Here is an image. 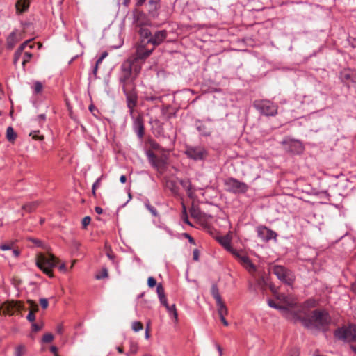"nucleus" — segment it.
Returning <instances> with one entry per match:
<instances>
[{
	"mask_svg": "<svg viewBox=\"0 0 356 356\" xmlns=\"http://www.w3.org/2000/svg\"><path fill=\"white\" fill-rule=\"evenodd\" d=\"M303 325L309 329L325 331L331 323V317L324 309H316L310 313H304L300 316Z\"/></svg>",
	"mask_w": 356,
	"mask_h": 356,
	"instance_id": "f257e3e1",
	"label": "nucleus"
},
{
	"mask_svg": "<svg viewBox=\"0 0 356 356\" xmlns=\"http://www.w3.org/2000/svg\"><path fill=\"white\" fill-rule=\"evenodd\" d=\"M218 241L225 250L229 251L238 260L250 273L253 274L257 271L255 265L252 263L249 257L243 252L238 251L231 246V237L229 235L220 236L218 238Z\"/></svg>",
	"mask_w": 356,
	"mask_h": 356,
	"instance_id": "f03ea898",
	"label": "nucleus"
},
{
	"mask_svg": "<svg viewBox=\"0 0 356 356\" xmlns=\"http://www.w3.org/2000/svg\"><path fill=\"white\" fill-rule=\"evenodd\" d=\"M58 259L53 254L40 253L36 259V265L49 277H53L52 268L58 264Z\"/></svg>",
	"mask_w": 356,
	"mask_h": 356,
	"instance_id": "7ed1b4c3",
	"label": "nucleus"
},
{
	"mask_svg": "<svg viewBox=\"0 0 356 356\" xmlns=\"http://www.w3.org/2000/svg\"><path fill=\"white\" fill-rule=\"evenodd\" d=\"M134 79L135 76H134L132 74L131 63L129 60H127L124 62L121 65L120 81L122 85V89L124 88V87L126 88L134 87Z\"/></svg>",
	"mask_w": 356,
	"mask_h": 356,
	"instance_id": "20e7f679",
	"label": "nucleus"
},
{
	"mask_svg": "<svg viewBox=\"0 0 356 356\" xmlns=\"http://www.w3.org/2000/svg\"><path fill=\"white\" fill-rule=\"evenodd\" d=\"M270 271L275 275L280 281L287 285H292L295 280L293 273L283 266L275 265L271 268Z\"/></svg>",
	"mask_w": 356,
	"mask_h": 356,
	"instance_id": "39448f33",
	"label": "nucleus"
},
{
	"mask_svg": "<svg viewBox=\"0 0 356 356\" xmlns=\"http://www.w3.org/2000/svg\"><path fill=\"white\" fill-rule=\"evenodd\" d=\"M253 105L257 111L266 116H274L277 113V106L268 100H256Z\"/></svg>",
	"mask_w": 356,
	"mask_h": 356,
	"instance_id": "423d86ee",
	"label": "nucleus"
},
{
	"mask_svg": "<svg viewBox=\"0 0 356 356\" xmlns=\"http://www.w3.org/2000/svg\"><path fill=\"white\" fill-rule=\"evenodd\" d=\"M334 337L347 342L356 343V325H350L348 328H339L334 332Z\"/></svg>",
	"mask_w": 356,
	"mask_h": 356,
	"instance_id": "0eeeda50",
	"label": "nucleus"
},
{
	"mask_svg": "<svg viewBox=\"0 0 356 356\" xmlns=\"http://www.w3.org/2000/svg\"><path fill=\"white\" fill-rule=\"evenodd\" d=\"M185 154L194 161L204 160L207 156V150L202 146H187Z\"/></svg>",
	"mask_w": 356,
	"mask_h": 356,
	"instance_id": "6e6552de",
	"label": "nucleus"
},
{
	"mask_svg": "<svg viewBox=\"0 0 356 356\" xmlns=\"http://www.w3.org/2000/svg\"><path fill=\"white\" fill-rule=\"evenodd\" d=\"M225 184L227 187V190L234 193H244L248 189V186L246 184L234 178L227 179Z\"/></svg>",
	"mask_w": 356,
	"mask_h": 356,
	"instance_id": "1a4fd4ad",
	"label": "nucleus"
},
{
	"mask_svg": "<svg viewBox=\"0 0 356 356\" xmlns=\"http://www.w3.org/2000/svg\"><path fill=\"white\" fill-rule=\"evenodd\" d=\"M24 309V306L20 301L7 300L3 302L0 307V314L13 315L14 310H21Z\"/></svg>",
	"mask_w": 356,
	"mask_h": 356,
	"instance_id": "9d476101",
	"label": "nucleus"
},
{
	"mask_svg": "<svg viewBox=\"0 0 356 356\" xmlns=\"http://www.w3.org/2000/svg\"><path fill=\"white\" fill-rule=\"evenodd\" d=\"M154 47L150 45L149 40H140L136 47V58L145 59L153 51Z\"/></svg>",
	"mask_w": 356,
	"mask_h": 356,
	"instance_id": "9b49d317",
	"label": "nucleus"
},
{
	"mask_svg": "<svg viewBox=\"0 0 356 356\" xmlns=\"http://www.w3.org/2000/svg\"><path fill=\"white\" fill-rule=\"evenodd\" d=\"M126 95L127 105L129 109V114L134 118V108L137 104V95L133 88H125L122 89Z\"/></svg>",
	"mask_w": 356,
	"mask_h": 356,
	"instance_id": "f8f14e48",
	"label": "nucleus"
},
{
	"mask_svg": "<svg viewBox=\"0 0 356 356\" xmlns=\"http://www.w3.org/2000/svg\"><path fill=\"white\" fill-rule=\"evenodd\" d=\"M147 156L149 163L156 170H161L165 168L166 164L165 157H159L153 152L150 150L147 152Z\"/></svg>",
	"mask_w": 356,
	"mask_h": 356,
	"instance_id": "ddd939ff",
	"label": "nucleus"
},
{
	"mask_svg": "<svg viewBox=\"0 0 356 356\" xmlns=\"http://www.w3.org/2000/svg\"><path fill=\"white\" fill-rule=\"evenodd\" d=\"M24 32L18 29H14L6 39V46L9 49H12L15 44L23 39Z\"/></svg>",
	"mask_w": 356,
	"mask_h": 356,
	"instance_id": "4468645a",
	"label": "nucleus"
},
{
	"mask_svg": "<svg viewBox=\"0 0 356 356\" xmlns=\"http://www.w3.org/2000/svg\"><path fill=\"white\" fill-rule=\"evenodd\" d=\"M258 237L263 241H268L269 240L275 238L276 234L275 232L268 229L265 226H259L257 228Z\"/></svg>",
	"mask_w": 356,
	"mask_h": 356,
	"instance_id": "2eb2a0df",
	"label": "nucleus"
},
{
	"mask_svg": "<svg viewBox=\"0 0 356 356\" xmlns=\"http://www.w3.org/2000/svg\"><path fill=\"white\" fill-rule=\"evenodd\" d=\"M167 38V31L165 30H161L156 31L154 35H152L149 42H150V45L154 47V49L156 46L161 44Z\"/></svg>",
	"mask_w": 356,
	"mask_h": 356,
	"instance_id": "dca6fc26",
	"label": "nucleus"
},
{
	"mask_svg": "<svg viewBox=\"0 0 356 356\" xmlns=\"http://www.w3.org/2000/svg\"><path fill=\"white\" fill-rule=\"evenodd\" d=\"M283 144L288 145V150L292 153L299 154L302 152V145L298 140L286 139L283 141Z\"/></svg>",
	"mask_w": 356,
	"mask_h": 356,
	"instance_id": "f3484780",
	"label": "nucleus"
},
{
	"mask_svg": "<svg viewBox=\"0 0 356 356\" xmlns=\"http://www.w3.org/2000/svg\"><path fill=\"white\" fill-rule=\"evenodd\" d=\"M340 79L343 83H356V71L353 70H344L340 73Z\"/></svg>",
	"mask_w": 356,
	"mask_h": 356,
	"instance_id": "a211bd4d",
	"label": "nucleus"
},
{
	"mask_svg": "<svg viewBox=\"0 0 356 356\" xmlns=\"http://www.w3.org/2000/svg\"><path fill=\"white\" fill-rule=\"evenodd\" d=\"M134 127L138 138H142L144 135V124L140 117H137L134 119Z\"/></svg>",
	"mask_w": 356,
	"mask_h": 356,
	"instance_id": "6ab92c4d",
	"label": "nucleus"
},
{
	"mask_svg": "<svg viewBox=\"0 0 356 356\" xmlns=\"http://www.w3.org/2000/svg\"><path fill=\"white\" fill-rule=\"evenodd\" d=\"M148 20L145 14L142 12L137 13L134 16V24L136 27L140 28L147 24Z\"/></svg>",
	"mask_w": 356,
	"mask_h": 356,
	"instance_id": "aec40b11",
	"label": "nucleus"
},
{
	"mask_svg": "<svg viewBox=\"0 0 356 356\" xmlns=\"http://www.w3.org/2000/svg\"><path fill=\"white\" fill-rule=\"evenodd\" d=\"M159 1L160 0H148V12L153 17H156L158 15L157 10L160 6Z\"/></svg>",
	"mask_w": 356,
	"mask_h": 356,
	"instance_id": "412c9836",
	"label": "nucleus"
},
{
	"mask_svg": "<svg viewBox=\"0 0 356 356\" xmlns=\"http://www.w3.org/2000/svg\"><path fill=\"white\" fill-rule=\"evenodd\" d=\"M32 41V40H26V42H23L18 48L16 50V51L15 52V54H14V58H13V64L15 65H17L18 60H19L24 49L29 44V43H31Z\"/></svg>",
	"mask_w": 356,
	"mask_h": 356,
	"instance_id": "4be33fe9",
	"label": "nucleus"
},
{
	"mask_svg": "<svg viewBox=\"0 0 356 356\" xmlns=\"http://www.w3.org/2000/svg\"><path fill=\"white\" fill-rule=\"evenodd\" d=\"M140 36V40H149L152 36L149 29L146 26H141L137 30Z\"/></svg>",
	"mask_w": 356,
	"mask_h": 356,
	"instance_id": "5701e85b",
	"label": "nucleus"
},
{
	"mask_svg": "<svg viewBox=\"0 0 356 356\" xmlns=\"http://www.w3.org/2000/svg\"><path fill=\"white\" fill-rule=\"evenodd\" d=\"M180 184L181 186L186 190L187 195L189 197H193V190L192 188V184L189 179H181Z\"/></svg>",
	"mask_w": 356,
	"mask_h": 356,
	"instance_id": "b1692460",
	"label": "nucleus"
},
{
	"mask_svg": "<svg viewBox=\"0 0 356 356\" xmlns=\"http://www.w3.org/2000/svg\"><path fill=\"white\" fill-rule=\"evenodd\" d=\"M165 186L168 189H169L172 192L173 195H178L179 187L175 181L168 179L165 181Z\"/></svg>",
	"mask_w": 356,
	"mask_h": 356,
	"instance_id": "393cba45",
	"label": "nucleus"
},
{
	"mask_svg": "<svg viewBox=\"0 0 356 356\" xmlns=\"http://www.w3.org/2000/svg\"><path fill=\"white\" fill-rule=\"evenodd\" d=\"M30 4V0H18L16 3V8L21 13L25 11Z\"/></svg>",
	"mask_w": 356,
	"mask_h": 356,
	"instance_id": "a878e982",
	"label": "nucleus"
},
{
	"mask_svg": "<svg viewBox=\"0 0 356 356\" xmlns=\"http://www.w3.org/2000/svg\"><path fill=\"white\" fill-rule=\"evenodd\" d=\"M216 306L219 316H226L227 314V308L225 303L222 302V300H220V302H216Z\"/></svg>",
	"mask_w": 356,
	"mask_h": 356,
	"instance_id": "bb28decb",
	"label": "nucleus"
},
{
	"mask_svg": "<svg viewBox=\"0 0 356 356\" xmlns=\"http://www.w3.org/2000/svg\"><path fill=\"white\" fill-rule=\"evenodd\" d=\"M211 293L216 302H220L222 300L221 296L219 293L218 287L216 284H213L211 289Z\"/></svg>",
	"mask_w": 356,
	"mask_h": 356,
	"instance_id": "cd10ccee",
	"label": "nucleus"
},
{
	"mask_svg": "<svg viewBox=\"0 0 356 356\" xmlns=\"http://www.w3.org/2000/svg\"><path fill=\"white\" fill-rule=\"evenodd\" d=\"M17 138V134L12 127H8L6 130V138L9 142L13 143Z\"/></svg>",
	"mask_w": 356,
	"mask_h": 356,
	"instance_id": "c85d7f7f",
	"label": "nucleus"
},
{
	"mask_svg": "<svg viewBox=\"0 0 356 356\" xmlns=\"http://www.w3.org/2000/svg\"><path fill=\"white\" fill-rule=\"evenodd\" d=\"M38 205V203L37 202H29V203L24 204L22 207V209L27 212H32L33 211H34L36 209Z\"/></svg>",
	"mask_w": 356,
	"mask_h": 356,
	"instance_id": "c756f323",
	"label": "nucleus"
},
{
	"mask_svg": "<svg viewBox=\"0 0 356 356\" xmlns=\"http://www.w3.org/2000/svg\"><path fill=\"white\" fill-rule=\"evenodd\" d=\"M197 129L203 136H208L211 134V130L208 129L204 124H200L197 126Z\"/></svg>",
	"mask_w": 356,
	"mask_h": 356,
	"instance_id": "7c9ffc66",
	"label": "nucleus"
},
{
	"mask_svg": "<svg viewBox=\"0 0 356 356\" xmlns=\"http://www.w3.org/2000/svg\"><path fill=\"white\" fill-rule=\"evenodd\" d=\"M26 346L20 344L15 348L14 356H22L26 353Z\"/></svg>",
	"mask_w": 356,
	"mask_h": 356,
	"instance_id": "2f4dec72",
	"label": "nucleus"
},
{
	"mask_svg": "<svg viewBox=\"0 0 356 356\" xmlns=\"http://www.w3.org/2000/svg\"><path fill=\"white\" fill-rule=\"evenodd\" d=\"M131 328L134 332H138L143 330V325L140 321H134L132 323Z\"/></svg>",
	"mask_w": 356,
	"mask_h": 356,
	"instance_id": "473e14b6",
	"label": "nucleus"
},
{
	"mask_svg": "<svg viewBox=\"0 0 356 356\" xmlns=\"http://www.w3.org/2000/svg\"><path fill=\"white\" fill-rule=\"evenodd\" d=\"M156 292H157L159 298H163V297L165 296L164 288L163 287L161 284H157V286H156Z\"/></svg>",
	"mask_w": 356,
	"mask_h": 356,
	"instance_id": "72a5a7b5",
	"label": "nucleus"
},
{
	"mask_svg": "<svg viewBox=\"0 0 356 356\" xmlns=\"http://www.w3.org/2000/svg\"><path fill=\"white\" fill-rule=\"evenodd\" d=\"M33 56V54L29 52H25L23 57L22 65L24 67L25 65L30 61Z\"/></svg>",
	"mask_w": 356,
	"mask_h": 356,
	"instance_id": "f704fd0d",
	"label": "nucleus"
},
{
	"mask_svg": "<svg viewBox=\"0 0 356 356\" xmlns=\"http://www.w3.org/2000/svg\"><path fill=\"white\" fill-rule=\"evenodd\" d=\"M108 270L106 268H103L101 271L100 273L97 274L95 277L97 280H101V279H103V278H106L108 277Z\"/></svg>",
	"mask_w": 356,
	"mask_h": 356,
	"instance_id": "c9c22d12",
	"label": "nucleus"
},
{
	"mask_svg": "<svg viewBox=\"0 0 356 356\" xmlns=\"http://www.w3.org/2000/svg\"><path fill=\"white\" fill-rule=\"evenodd\" d=\"M166 309L168 311V312L170 314H172V316H174V318L177 320V312L176 310L175 305H172L171 306H170L168 305V308H166Z\"/></svg>",
	"mask_w": 356,
	"mask_h": 356,
	"instance_id": "e433bc0d",
	"label": "nucleus"
},
{
	"mask_svg": "<svg viewBox=\"0 0 356 356\" xmlns=\"http://www.w3.org/2000/svg\"><path fill=\"white\" fill-rule=\"evenodd\" d=\"M268 305L270 307L279 309V310H284L286 309V307L284 306L278 305L276 304L273 300H268Z\"/></svg>",
	"mask_w": 356,
	"mask_h": 356,
	"instance_id": "4c0bfd02",
	"label": "nucleus"
},
{
	"mask_svg": "<svg viewBox=\"0 0 356 356\" xmlns=\"http://www.w3.org/2000/svg\"><path fill=\"white\" fill-rule=\"evenodd\" d=\"M54 339V336L51 333L45 334L42 337V342L50 343Z\"/></svg>",
	"mask_w": 356,
	"mask_h": 356,
	"instance_id": "58836bf2",
	"label": "nucleus"
},
{
	"mask_svg": "<svg viewBox=\"0 0 356 356\" xmlns=\"http://www.w3.org/2000/svg\"><path fill=\"white\" fill-rule=\"evenodd\" d=\"M145 207L148 209V211L152 214V216H157L158 213H157V211H156V209L155 207L150 205L149 203H145Z\"/></svg>",
	"mask_w": 356,
	"mask_h": 356,
	"instance_id": "ea45409f",
	"label": "nucleus"
},
{
	"mask_svg": "<svg viewBox=\"0 0 356 356\" xmlns=\"http://www.w3.org/2000/svg\"><path fill=\"white\" fill-rule=\"evenodd\" d=\"M28 303L31 307L30 311H33V313H35L38 310V305L35 302H33V300H28Z\"/></svg>",
	"mask_w": 356,
	"mask_h": 356,
	"instance_id": "a19ab883",
	"label": "nucleus"
},
{
	"mask_svg": "<svg viewBox=\"0 0 356 356\" xmlns=\"http://www.w3.org/2000/svg\"><path fill=\"white\" fill-rule=\"evenodd\" d=\"M137 351H138L137 344L136 343L131 341L130 343V349H129L130 353L135 354V353H136Z\"/></svg>",
	"mask_w": 356,
	"mask_h": 356,
	"instance_id": "79ce46f5",
	"label": "nucleus"
},
{
	"mask_svg": "<svg viewBox=\"0 0 356 356\" xmlns=\"http://www.w3.org/2000/svg\"><path fill=\"white\" fill-rule=\"evenodd\" d=\"M148 286L153 288L156 285V280L153 277H149L147 280Z\"/></svg>",
	"mask_w": 356,
	"mask_h": 356,
	"instance_id": "37998d69",
	"label": "nucleus"
},
{
	"mask_svg": "<svg viewBox=\"0 0 356 356\" xmlns=\"http://www.w3.org/2000/svg\"><path fill=\"white\" fill-rule=\"evenodd\" d=\"M91 219L89 216H86L82 220V227L83 229H86L87 226L90 224Z\"/></svg>",
	"mask_w": 356,
	"mask_h": 356,
	"instance_id": "c03bdc74",
	"label": "nucleus"
},
{
	"mask_svg": "<svg viewBox=\"0 0 356 356\" xmlns=\"http://www.w3.org/2000/svg\"><path fill=\"white\" fill-rule=\"evenodd\" d=\"M34 90L36 93H39L42 90V85L40 82H36L34 86Z\"/></svg>",
	"mask_w": 356,
	"mask_h": 356,
	"instance_id": "a18cd8bd",
	"label": "nucleus"
},
{
	"mask_svg": "<svg viewBox=\"0 0 356 356\" xmlns=\"http://www.w3.org/2000/svg\"><path fill=\"white\" fill-rule=\"evenodd\" d=\"M26 318L30 322H33L35 320V316L33 311H30L28 314Z\"/></svg>",
	"mask_w": 356,
	"mask_h": 356,
	"instance_id": "49530a36",
	"label": "nucleus"
},
{
	"mask_svg": "<svg viewBox=\"0 0 356 356\" xmlns=\"http://www.w3.org/2000/svg\"><path fill=\"white\" fill-rule=\"evenodd\" d=\"M39 131H33L30 134V136H32L33 138L35 140H43V136H38V133Z\"/></svg>",
	"mask_w": 356,
	"mask_h": 356,
	"instance_id": "de8ad7c7",
	"label": "nucleus"
},
{
	"mask_svg": "<svg viewBox=\"0 0 356 356\" xmlns=\"http://www.w3.org/2000/svg\"><path fill=\"white\" fill-rule=\"evenodd\" d=\"M40 305L43 309H46L48 307V300L46 298H41L40 300Z\"/></svg>",
	"mask_w": 356,
	"mask_h": 356,
	"instance_id": "09e8293b",
	"label": "nucleus"
},
{
	"mask_svg": "<svg viewBox=\"0 0 356 356\" xmlns=\"http://www.w3.org/2000/svg\"><path fill=\"white\" fill-rule=\"evenodd\" d=\"M314 304H315V302L314 300H307L304 303V308L314 307Z\"/></svg>",
	"mask_w": 356,
	"mask_h": 356,
	"instance_id": "8fccbe9b",
	"label": "nucleus"
},
{
	"mask_svg": "<svg viewBox=\"0 0 356 356\" xmlns=\"http://www.w3.org/2000/svg\"><path fill=\"white\" fill-rule=\"evenodd\" d=\"M159 300L161 303L165 307V308H168V304L165 296L159 298Z\"/></svg>",
	"mask_w": 356,
	"mask_h": 356,
	"instance_id": "3c124183",
	"label": "nucleus"
},
{
	"mask_svg": "<svg viewBox=\"0 0 356 356\" xmlns=\"http://www.w3.org/2000/svg\"><path fill=\"white\" fill-rule=\"evenodd\" d=\"M41 329H42V326H40L36 323L32 324V331L38 332V331L40 330Z\"/></svg>",
	"mask_w": 356,
	"mask_h": 356,
	"instance_id": "603ef678",
	"label": "nucleus"
},
{
	"mask_svg": "<svg viewBox=\"0 0 356 356\" xmlns=\"http://www.w3.org/2000/svg\"><path fill=\"white\" fill-rule=\"evenodd\" d=\"M101 184V177L98 178L95 182L93 184L92 186L94 188V190H96L97 188L99 187Z\"/></svg>",
	"mask_w": 356,
	"mask_h": 356,
	"instance_id": "864d4df0",
	"label": "nucleus"
},
{
	"mask_svg": "<svg viewBox=\"0 0 356 356\" xmlns=\"http://www.w3.org/2000/svg\"><path fill=\"white\" fill-rule=\"evenodd\" d=\"M0 249L3 251L8 250L11 249V245L9 244H2L0 245Z\"/></svg>",
	"mask_w": 356,
	"mask_h": 356,
	"instance_id": "5fc2aeb1",
	"label": "nucleus"
},
{
	"mask_svg": "<svg viewBox=\"0 0 356 356\" xmlns=\"http://www.w3.org/2000/svg\"><path fill=\"white\" fill-rule=\"evenodd\" d=\"M184 215L185 216L184 218V222L188 224V225H191V222H189V220L188 219V217H187V215H186V209H185L184 206Z\"/></svg>",
	"mask_w": 356,
	"mask_h": 356,
	"instance_id": "6e6d98bb",
	"label": "nucleus"
},
{
	"mask_svg": "<svg viewBox=\"0 0 356 356\" xmlns=\"http://www.w3.org/2000/svg\"><path fill=\"white\" fill-rule=\"evenodd\" d=\"M198 258H199V252H198V250L197 249H195L193 250V259L195 261H197L198 260Z\"/></svg>",
	"mask_w": 356,
	"mask_h": 356,
	"instance_id": "4d7b16f0",
	"label": "nucleus"
},
{
	"mask_svg": "<svg viewBox=\"0 0 356 356\" xmlns=\"http://www.w3.org/2000/svg\"><path fill=\"white\" fill-rule=\"evenodd\" d=\"M289 356H299V350L298 349L292 350Z\"/></svg>",
	"mask_w": 356,
	"mask_h": 356,
	"instance_id": "13d9d810",
	"label": "nucleus"
},
{
	"mask_svg": "<svg viewBox=\"0 0 356 356\" xmlns=\"http://www.w3.org/2000/svg\"><path fill=\"white\" fill-rule=\"evenodd\" d=\"M225 316H220V321H222V323H223V325H224L225 326H228V325H229V323H228L227 321L225 319Z\"/></svg>",
	"mask_w": 356,
	"mask_h": 356,
	"instance_id": "bf43d9fd",
	"label": "nucleus"
},
{
	"mask_svg": "<svg viewBox=\"0 0 356 356\" xmlns=\"http://www.w3.org/2000/svg\"><path fill=\"white\" fill-rule=\"evenodd\" d=\"M216 349L218 351L219 353V356H222V348L220 347V346L219 344H216Z\"/></svg>",
	"mask_w": 356,
	"mask_h": 356,
	"instance_id": "052dcab7",
	"label": "nucleus"
},
{
	"mask_svg": "<svg viewBox=\"0 0 356 356\" xmlns=\"http://www.w3.org/2000/svg\"><path fill=\"white\" fill-rule=\"evenodd\" d=\"M184 235L187 238H188V241L191 243L195 244V241L193 238H192L188 234H185Z\"/></svg>",
	"mask_w": 356,
	"mask_h": 356,
	"instance_id": "680f3d73",
	"label": "nucleus"
},
{
	"mask_svg": "<svg viewBox=\"0 0 356 356\" xmlns=\"http://www.w3.org/2000/svg\"><path fill=\"white\" fill-rule=\"evenodd\" d=\"M58 269H59L60 271L65 272V271H66V266H65V264L64 263H62V264L58 266Z\"/></svg>",
	"mask_w": 356,
	"mask_h": 356,
	"instance_id": "e2e57ef3",
	"label": "nucleus"
},
{
	"mask_svg": "<svg viewBox=\"0 0 356 356\" xmlns=\"http://www.w3.org/2000/svg\"><path fill=\"white\" fill-rule=\"evenodd\" d=\"M63 331V327L62 325H58L57 327H56V332L58 333V334H61Z\"/></svg>",
	"mask_w": 356,
	"mask_h": 356,
	"instance_id": "0e129e2a",
	"label": "nucleus"
},
{
	"mask_svg": "<svg viewBox=\"0 0 356 356\" xmlns=\"http://www.w3.org/2000/svg\"><path fill=\"white\" fill-rule=\"evenodd\" d=\"M277 298L280 300H283L284 301V302H286L287 303V301H286V297L285 296V295L284 294H280L277 296Z\"/></svg>",
	"mask_w": 356,
	"mask_h": 356,
	"instance_id": "69168bd1",
	"label": "nucleus"
},
{
	"mask_svg": "<svg viewBox=\"0 0 356 356\" xmlns=\"http://www.w3.org/2000/svg\"><path fill=\"white\" fill-rule=\"evenodd\" d=\"M46 119V115L44 114H40L38 116V120L39 122L44 121Z\"/></svg>",
	"mask_w": 356,
	"mask_h": 356,
	"instance_id": "338daca9",
	"label": "nucleus"
},
{
	"mask_svg": "<svg viewBox=\"0 0 356 356\" xmlns=\"http://www.w3.org/2000/svg\"><path fill=\"white\" fill-rule=\"evenodd\" d=\"M95 211L98 214H102V212H103V209L101 207H96L95 208Z\"/></svg>",
	"mask_w": 356,
	"mask_h": 356,
	"instance_id": "774afa93",
	"label": "nucleus"
}]
</instances>
